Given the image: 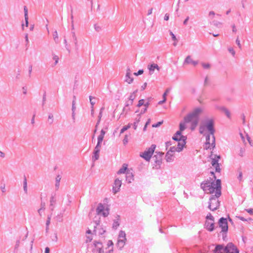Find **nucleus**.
Returning <instances> with one entry per match:
<instances>
[{"label":"nucleus","instance_id":"f257e3e1","mask_svg":"<svg viewBox=\"0 0 253 253\" xmlns=\"http://www.w3.org/2000/svg\"><path fill=\"white\" fill-rule=\"evenodd\" d=\"M200 108L195 109L191 113L184 118L179 124V130L175 134V147L177 152H180L185 147L186 137L182 135L181 132L186 128V124L191 123V128L194 129L198 124V116L202 113Z\"/></svg>","mask_w":253,"mask_h":253},{"label":"nucleus","instance_id":"f03ea898","mask_svg":"<svg viewBox=\"0 0 253 253\" xmlns=\"http://www.w3.org/2000/svg\"><path fill=\"white\" fill-rule=\"evenodd\" d=\"M201 188L207 194H213L215 197L221 195V181L217 179L214 182L206 181L201 183Z\"/></svg>","mask_w":253,"mask_h":253},{"label":"nucleus","instance_id":"7ed1b4c3","mask_svg":"<svg viewBox=\"0 0 253 253\" xmlns=\"http://www.w3.org/2000/svg\"><path fill=\"white\" fill-rule=\"evenodd\" d=\"M235 251L234 245L229 243L225 247L222 245H217L214 250V253H233L235 252Z\"/></svg>","mask_w":253,"mask_h":253},{"label":"nucleus","instance_id":"20e7f679","mask_svg":"<svg viewBox=\"0 0 253 253\" xmlns=\"http://www.w3.org/2000/svg\"><path fill=\"white\" fill-rule=\"evenodd\" d=\"M205 226L206 228L210 232L212 231L214 228V218L211 213L208 214L206 216Z\"/></svg>","mask_w":253,"mask_h":253},{"label":"nucleus","instance_id":"39448f33","mask_svg":"<svg viewBox=\"0 0 253 253\" xmlns=\"http://www.w3.org/2000/svg\"><path fill=\"white\" fill-rule=\"evenodd\" d=\"M156 147V146L155 144L151 145L148 150L145 151L142 154L140 155V156L145 160L149 161L154 152Z\"/></svg>","mask_w":253,"mask_h":253},{"label":"nucleus","instance_id":"423d86ee","mask_svg":"<svg viewBox=\"0 0 253 253\" xmlns=\"http://www.w3.org/2000/svg\"><path fill=\"white\" fill-rule=\"evenodd\" d=\"M126 240V234L125 231L121 230L118 236L117 247L121 250L125 246Z\"/></svg>","mask_w":253,"mask_h":253},{"label":"nucleus","instance_id":"0eeeda50","mask_svg":"<svg viewBox=\"0 0 253 253\" xmlns=\"http://www.w3.org/2000/svg\"><path fill=\"white\" fill-rule=\"evenodd\" d=\"M94 223L93 233L96 235H102L106 232V230L102 227V225L100 224V221L95 220Z\"/></svg>","mask_w":253,"mask_h":253},{"label":"nucleus","instance_id":"6e6552de","mask_svg":"<svg viewBox=\"0 0 253 253\" xmlns=\"http://www.w3.org/2000/svg\"><path fill=\"white\" fill-rule=\"evenodd\" d=\"M215 146V139L213 135H208L206 137V141L204 145L206 149H211Z\"/></svg>","mask_w":253,"mask_h":253},{"label":"nucleus","instance_id":"1a4fd4ad","mask_svg":"<svg viewBox=\"0 0 253 253\" xmlns=\"http://www.w3.org/2000/svg\"><path fill=\"white\" fill-rule=\"evenodd\" d=\"M211 164L212 166L215 168V171L219 172L220 169L219 168V164L218 163L219 160L220 159V156L215 155L213 157L212 154L211 155Z\"/></svg>","mask_w":253,"mask_h":253},{"label":"nucleus","instance_id":"9d476101","mask_svg":"<svg viewBox=\"0 0 253 253\" xmlns=\"http://www.w3.org/2000/svg\"><path fill=\"white\" fill-rule=\"evenodd\" d=\"M218 197H211L210 200L209 208L211 211L216 210L219 206Z\"/></svg>","mask_w":253,"mask_h":253},{"label":"nucleus","instance_id":"9b49d317","mask_svg":"<svg viewBox=\"0 0 253 253\" xmlns=\"http://www.w3.org/2000/svg\"><path fill=\"white\" fill-rule=\"evenodd\" d=\"M219 226L221 229L222 232H226L228 230L227 220L224 218H221L219 221Z\"/></svg>","mask_w":253,"mask_h":253},{"label":"nucleus","instance_id":"f8f14e48","mask_svg":"<svg viewBox=\"0 0 253 253\" xmlns=\"http://www.w3.org/2000/svg\"><path fill=\"white\" fill-rule=\"evenodd\" d=\"M122 185V181L118 178L115 180L114 185L113 186V192L116 194L119 191L120 187Z\"/></svg>","mask_w":253,"mask_h":253},{"label":"nucleus","instance_id":"ddd939ff","mask_svg":"<svg viewBox=\"0 0 253 253\" xmlns=\"http://www.w3.org/2000/svg\"><path fill=\"white\" fill-rule=\"evenodd\" d=\"M174 146L170 147L169 150L167 152L166 155V159L167 162H170L172 159L171 158V157L173 156V153L174 152Z\"/></svg>","mask_w":253,"mask_h":253},{"label":"nucleus","instance_id":"4468645a","mask_svg":"<svg viewBox=\"0 0 253 253\" xmlns=\"http://www.w3.org/2000/svg\"><path fill=\"white\" fill-rule=\"evenodd\" d=\"M206 128L210 132L211 136L213 135L214 129L213 127V122L212 121H210L206 126Z\"/></svg>","mask_w":253,"mask_h":253},{"label":"nucleus","instance_id":"2eb2a0df","mask_svg":"<svg viewBox=\"0 0 253 253\" xmlns=\"http://www.w3.org/2000/svg\"><path fill=\"white\" fill-rule=\"evenodd\" d=\"M131 71L129 68H127L126 75V82L128 84H131L133 81V79L130 77Z\"/></svg>","mask_w":253,"mask_h":253},{"label":"nucleus","instance_id":"dca6fc26","mask_svg":"<svg viewBox=\"0 0 253 253\" xmlns=\"http://www.w3.org/2000/svg\"><path fill=\"white\" fill-rule=\"evenodd\" d=\"M156 153L157 154V155H155L154 156L153 159L155 158V162L156 164H159L161 159L160 158L163 156L164 153L160 152H158L157 151L156 152Z\"/></svg>","mask_w":253,"mask_h":253},{"label":"nucleus","instance_id":"f3484780","mask_svg":"<svg viewBox=\"0 0 253 253\" xmlns=\"http://www.w3.org/2000/svg\"><path fill=\"white\" fill-rule=\"evenodd\" d=\"M148 68L149 70V73L150 75H152V74H153V72H154L155 69H156L158 71H159V70H160V68L158 66V65L157 64H155V63L152 64L150 65H149Z\"/></svg>","mask_w":253,"mask_h":253},{"label":"nucleus","instance_id":"a211bd4d","mask_svg":"<svg viewBox=\"0 0 253 253\" xmlns=\"http://www.w3.org/2000/svg\"><path fill=\"white\" fill-rule=\"evenodd\" d=\"M133 177H134V176L132 172H130L128 170H127L126 171V181L128 183H131V181L134 180Z\"/></svg>","mask_w":253,"mask_h":253},{"label":"nucleus","instance_id":"6ab92c4d","mask_svg":"<svg viewBox=\"0 0 253 253\" xmlns=\"http://www.w3.org/2000/svg\"><path fill=\"white\" fill-rule=\"evenodd\" d=\"M24 17L25 20V26L26 27H28L29 25L28 22V8L26 6H24Z\"/></svg>","mask_w":253,"mask_h":253},{"label":"nucleus","instance_id":"aec40b11","mask_svg":"<svg viewBox=\"0 0 253 253\" xmlns=\"http://www.w3.org/2000/svg\"><path fill=\"white\" fill-rule=\"evenodd\" d=\"M71 34H72V38H73V41H74V42L75 44L76 50H78L79 47H78V40H77V37L76 36L75 32L74 31H72L71 32Z\"/></svg>","mask_w":253,"mask_h":253},{"label":"nucleus","instance_id":"412c9836","mask_svg":"<svg viewBox=\"0 0 253 253\" xmlns=\"http://www.w3.org/2000/svg\"><path fill=\"white\" fill-rule=\"evenodd\" d=\"M104 209V206L101 203L99 204L96 210L97 214L98 215L101 214Z\"/></svg>","mask_w":253,"mask_h":253},{"label":"nucleus","instance_id":"4be33fe9","mask_svg":"<svg viewBox=\"0 0 253 253\" xmlns=\"http://www.w3.org/2000/svg\"><path fill=\"white\" fill-rule=\"evenodd\" d=\"M119 217L120 216L119 215H117L116 216V219L114 220L112 228L113 229H117V228L120 225V223H119Z\"/></svg>","mask_w":253,"mask_h":253},{"label":"nucleus","instance_id":"5701e85b","mask_svg":"<svg viewBox=\"0 0 253 253\" xmlns=\"http://www.w3.org/2000/svg\"><path fill=\"white\" fill-rule=\"evenodd\" d=\"M127 169V165L124 164H123L122 167L118 171L117 173L118 174L125 173L126 172V170Z\"/></svg>","mask_w":253,"mask_h":253},{"label":"nucleus","instance_id":"b1692460","mask_svg":"<svg viewBox=\"0 0 253 253\" xmlns=\"http://www.w3.org/2000/svg\"><path fill=\"white\" fill-rule=\"evenodd\" d=\"M56 203V200L54 196H52L50 200V208L51 211L54 210V205Z\"/></svg>","mask_w":253,"mask_h":253},{"label":"nucleus","instance_id":"393cba45","mask_svg":"<svg viewBox=\"0 0 253 253\" xmlns=\"http://www.w3.org/2000/svg\"><path fill=\"white\" fill-rule=\"evenodd\" d=\"M61 179V177L60 175H58L56 177L55 186V188H56V190L59 189V185H60V181Z\"/></svg>","mask_w":253,"mask_h":253},{"label":"nucleus","instance_id":"a878e982","mask_svg":"<svg viewBox=\"0 0 253 253\" xmlns=\"http://www.w3.org/2000/svg\"><path fill=\"white\" fill-rule=\"evenodd\" d=\"M149 105H150V98H149L148 99V101L144 103V104L143 105L145 106V108L143 109H141V112H140V114H144L147 111V108Z\"/></svg>","mask_w":253,"mask_h":253},{"label":"nucleus","instance_id":"bb28decb","mask_svg":"<svg viewBox=\"0 0 253 253\" xmlns=\"http://www.w3.org/2000/svg\"><path fill=\"white\" fill-rule=\"evenodd\" d=\"M105 133H106V132L103 129H102L101 130L100 134L98 136V138H97L98 141L102 143Z\"/></svg>","mask_w":253,"mask_h":253},{"label":"nucleus","instance_id":"cd10ccee","mask_svg":"<svg viewBox=\"0 0 253 253\" xmlns=\"http://www.w3.org/2000/svg\"><path fill=\"white\" fill-rule=\"evenodd\" d=\"M99 152L97 150H94L93 156H92V160L95 161L99 159Z\"/></svg>","mask_w":253,"mask_h":253},{"label":"nucleus","instance_id":"c85d7f7f","mask_svg":"<svg viewBox=\"0 0 253 253\" xmlns=\"http://www.w3.org/2000/svg\"><path fill=\"white\" fill-rule=\"evenodd\" d=\"M185 62L188 64H192L194 65H195L197 64V62L196 61H194L192 60V59L190 56L187 57L185 60Z\"/></svg>","mask_w":253,"mask_h":253},{"label":"nucleus","instance_id":"c756f323","mask_svg":"<svg viewBox=\"0 0 253 253\" xmlns=\"http://www.w3.org/2000/svg\"><path fill=\"white\" fill-rule=\"evenodd\" d=\"M131 124H128L127 125L124 126L120 131V133H124L126 130H127L131 127Z\"/></svg>","mask_w":253,"mask_h":253},{"label":"nucleus","instance_id":"7c9ffc66","mask_svg":"<svg viewBox=\"0 0 253 253\" xmlns=\"http://www.w3.org/2000/svg\"><path fill=\"white\" fill-rule=\"evenodd\" d=\"M54 121L53 115L52 114H49L48 117V123L49 125L53 124Z\"/></svg>","mask_w":253,"mask_h":253},{"label":"nucleus","instance_id":"2f4dec72","mask_svg":"<svg viewBox=\"0 0 253 253\" xmlns=\"http://www.w3.org/2000/svg\"><path fill=\"white\" fill-rule=\"evenodd\" d=\"M137 92V90L134 91L129 96V100L131 101H133L134 99L136 97V93Z\"/></svg>","mask_w":253,"mask_h":253},{"label":"nucleus","instance_id":"473e14b6","mask_svg":"<svg viewBox=\"0 0 253 253\" xmlns=\"http://www.w3.org/2000/svg\"><path fill=\"white\" fill-rule=\"evenodd\" d=\"M169 89H167L166 91V92L164 93L163 94V98H164V99L162 101H160L159 102H158V104H163L164 102H165L166 101V95L167 94V93L169 92Z\"/></svg>","mask_w":253,"mask_h":253},{"label":"nucleus","instance_id":"72a5a7b5","mask_svg":"<svg viewBox=\"0 0 253 253\" xmlns=\"http://www.w3.org/2000/svg\"><path fill=\"white\" fill-rule=\"evenodd\" d=\"M94 245L96 249H100L102 247V244L100 242L94 241Z\"/></svg>","mask_w":253,"mask_h":253},{"label":"nucleus","instance_id":"f704fd0d","mask_svg":"<svg viewBox=\"0 0 253 253\" xmlns=\"http://www.w3.org/2000/svg\"><path fill=\"white\" fill-rule=\"evenodd\" d=\"M52 55H53L52 59H53V60H54L55 61L54 64V65L55 66L58 63L59 57L57 55H56L54 54H53Z\"/></svg>","mask_w":253,"mask_h":253},{"label":"nucleus","instance_id":"c9c22d12","mask_svg":"<svg viewBox=\"0 0 253 253\" xmlns=\"http://www.w3.org/2000/svg\"><path fill=\"white\" fill-rule=\"evenodd\" d=\"M53 37L54 41L56 42H57L58 39V36L57 32L56 31H54V33H53Z\"/></svg>","mask_w":253,"mask_h":253},{"label":"nucleus","instance_id":"e433bc0d","mask_svg":"<svg viewBox=\"0 0 253 253\" xmlns=\"http://www.w3.org/2000/svg\"><path fill=\"white\" fill-rule=\"evenodd\" d=\"M101 214L103 215L104 217L107 216L109 214V209L107 208L106 209H104Z\"/></svg>","mask_w":253,"mask_h":253},{"label":"nucleus","instance_id":"4c0bfd02","mask_svg":"<svg viewBox=\"0 0 253 253\" xmlns=\"http://www.w3.org/2000/svg\"><path fill=\"white\" fill-rule=\"evenodd\" d=\"M73 9H71V27L72 30L73 31L74 30V20H73Z\"/></svg>","mask_w":253,"mask_h":253},{"label":"nucleus","instance_id":"58836bf2","mask_svg":"<svg viewBox=\"0 0 253 253\" xmlns=\"http://www.w3.org/2000/svg\"><path fill=\"white\" fill-rule=\"evenodd\" d=\"M51 216H52V214H50L47 215V220H46V223H45L46 225H47V226L49 225V224L50 223V220H51Z\"/></svg>","mask_w":253,"mask_h":253},{"label":"nucleus","instance_id":"ea45409f","mask_svg":"<svg viewBox=\"0 0 253 253\" xmlns=\"http://www.w3.org/2000/svg\"><path fill=\"white\" fill-rule=\"evenodd\" d=\"M101 142L97 141V143L96 146H95L94 150H97L98 151H100V148L101 147Z\"/></svg>","mask_w":253,"mask_h":253},{"label":"nucleus","instance_id":"a19ab883","mask_svg":"<svg viewBox=\"0 0 253 253\" xmlns=\"http://www.w3.org/2000/svg\"><path fill=\"white\" fill-rule=\"evenodd\" d=\"M145 101L144 99H140L138 101V103L137 104V107H140L141 106L143 105L144 104Z\"/></svg>","mask_w":253,"mask_h":253},{"label":"nucleus","instance_id":"79ce46f5","mask_svg":"<svg viewBox=\"0 0 253 253\" xmlns=\"http://www.w3.org/2000/svg\"><path fill=\"white\" fill-rule=\"evenodd\" d=\"M163 123V122H159L157 123L156 124H153L152 125V127H157L160 126Z\"/></svg>","mask_w":253,"mask_h":253},{"label":"nucleus","instance_id":"37998d69","mask_svg":"<svg viewBox=\"0 0 253 253\" xmlns=\"http://www.w3.org/2000/svg\"><path fill=\"white\" fill-rule=\"evenodd\" d=\"M143 72H144L143 70H142V69L139 70L137 72L134 73V75L135 76L140 75L143 73Z\"/></svg>","mask_w":253,"mask_h":253},{"label":"nucleus","instance_id":"c03bdc74","mask_svg":"<svg viewBox=\"0 0 253 253\" xmlns=\"http://www.w3.org/2000/svg\"><path fill=\"white\" fill-rule=\"evenodd\" d=\"M25 39L26 42V46H28V44L29 43V39H28V34H26L25 36Z\"/></svg>","mask_w":253,"mask_h":253},{"label":"nucleus","instance_id":"a18cd8bd","mask_svg":"<svg viewBox=\"0 0 253 253\" xmlns=\"http://www.w3.org/2000/svg\"><path fill=\"white\" fill-rule=\"evenodd\" d=\"M202 66L205 69H209L210 68V64L209 63H202Z\"/></svg>","mask_w":253,"mask_h":253},{"label":"nucleus","instance_id":"49530a36","mask_svg":"<svg viewBox=\"0 0 253 253\" xmlns=\"http://www.w3.org/2000/svg\"><path fill=\"white\" fill-rule=\"evenodd\" d=\"M128 135H126L124 139H123V143L124 145H126L128 142Z\"/></svg>","mask_w":253,"mask_h":253},{"label":"nucleus","instance_id":"de8ad7c7","mask_svg":"<svg viewBox=\"0 0 253 253\" xmlns=\"http://www.w3.org/2000/svg\"><path fill=\"white\" fill-rule=\"evenodd\" d=\"M104 110V108H101L100 110V112H99V115L98 116V119L99 120H101V118L102 117V111Z\"/></svg>","mask_w":253,"mask_h":253},{"label":"nucleus","instance_id":"09e8293b","mask_svg":"<svg viewBox=\"0 0 253 253\" xmlns=\"http://www.w3.org/2000/svg\"><path fill=\"white\" fill-rule=\"evenodd\" d=\"M20 242L19 240H17L15 245V250H17L18 248L20 245Z\"/></svg>","mask_w":253,"mask_h":253},{"label":"nucleus","instance_id":"8fccbe9b","mask_svg":"<svg viewBox=\"0 0 253 253\" xmlns=\"http://www.w3.org/2000/svg\"><path fill=\"white\" fill-rule=\"evenodd\" d=\"M75 103H76L75 101L74 100H73L72 101V111L76 110Z\"/></svg>","mask_w":253,"mask_h":253},{"label":"nucleus","instance_id":"3c124183","mask_svg":"<svg viewBox=\"0 0 253 253\" xmlns=\"http://www.w3.org/2000/svg\"><path fill=\"white\" fill-rule=\"evenodd\" d=\"M46 101V93L45 92H44L43 97H42V105H43L45 103V102Z\"/></svg>","mask_w":253,"mask_h":253},{"label":"nucleus","instance_id":"603ef678","mask_svg":"<svg viewBox=\"0 0 253 253\" xmlns=\"http://www.w3.org/2000/svg\"><path fill=\"white\" fill-rule=\"evenodd\" d=\"M5 184H3L2 185H1L0 188L2 193L5 192Z\"/></svg>","mask_w":253,"mask_h":253},{"label":"nucleus","instance_id":"864d4df0","mask_svg":"<svg viewBox=\"0 0 253 253\" xmlns=\"http://www.w3.org/2000/svg\"><path fill=\"white\" fill-rule=\"evenodd\" d=\"M41 210L44 211L45 210V204L44 202H42L41 204Z\"/></svg>","mask_w":253,"mask_h":253},{"label":"nucleus","instance_id":"5fc2aeb1","mask_svg":"<svg viewBox=\"0 0 253 253\" xmlns=\"http://www.w3.org/2000/svg\"><path fill=\"white\" fill-rule=\"evenodd\" d=\"M132 104L133 102L129 100L128 101H126V107H128L130 105H131Z\"/></svg>","mask_w":253,"mask_h":253},{"label":"nucleus","instance_id":"6e6d98bb","mask_svg":"<svg viewBox=\"0 0 253 253\" xmlns=\"http://www.w3.org/2000/svg\"><path fill=\"white\" fill-rule=\"evenodd\" d=\"M89 100L90 104L92 106V108H93V106L95 104V102L92 101V97L91 96H89Z\"/></svg>","mask_w":253,"mask_h":253},{"label":"nucleus","instance_id":"4d7b16f0","mask_svg":"<svg viewBox=\"0 0 253 253\" xmlns=\"http://www.w3.org/2000/svg\"><path fill=\"white\" fill-rule=\"evenodd\" d=\"M52 240L54 242H56L58 240V237H57V234H55V235L52 238Z\"/></svg>","mask_w":253,"mask_h":253},{"label":"nucleus","instance_id":"13d9d810","mask_svg":"<svg viewBox=\"0 0 253 253\" xmlns=\"http://www.w3.org/2000/svg\"><path fill=\"white\" fill-rule=\"evenodd\" d=\"M224 113H225V114L226 115V116L228 118H230V114L229 111L228 110H226V109H224Z\"/></svg>","mask_w":253,"mask_h":253},{"label":"nucleus","instance_id":"bf43d9fd","mask_svg":"<svg viewBox=\"0 0 253 253\" xmlns=\"http://www.w3.org/2000/svg\"><path fill=\"white\" fill-rule=\"evenodd\" d=\"M228 50L233 56L235 55V52L232 48H229Z\"/></svg>","mask_w":253,"mask_h":253},{"label":"nucleus","instance_id":"052dcab7","mask_svg":"<svg viewBox=\"0 0 253 253\" xmlns=\"http://www.w3.org/2000/svg\"><path fill=\"white\" fill-rule=\"evenodd\" d=\"M27 186V179L25 176H24V179L23 181V187Z\"/></svg>","mask_w":253,"mask_h":253},{"label":"nucleus","instance_id":"680f3d73","mask_svg":"<svg viewBox=\"0 0 253 253\" xmlns=\"http://www.w3.org/2000/svg\"><path fill=\"white\" fill-rule=\"evenodd\" d=\"M72 119L73 120V121L75 122V111H72Z\"/></svg>","mask_w":253,"mask_h":253},{"label":"nucleus","instance_id":"e2e57ef3","mask_svg":"<svg viewBox=\"0 0 253 253\" xmlns=\"http://www.w3.org/2000/svg\"><path fill=\"white\" fill-rule=\"evenodd\" d=\"M171 145V142L170 141H167L166 142V149H168V147Z\"/></svg>","mask_w":253,"mask_h":253},{"label":"nucleus","instance_id":"0e129e2a","mask_svg":"<svg viewBox=\"0 0 253 253\" xmlns=\"http://www.w3.org/2000/svg\"><path fill=\"white\" fill-rule=\"evenodd\" d=\"M92 237L91 236H86V242H90L92 240Z\"/></svg>","mask_w":253,"mask_h":253},{"label":"nucleus","instance_id":"69168bd1","mask_svg":"<svg viewBox=\"0 0 253 253\" xmlns=\"http://www.w3.org/2000/svg\"><path fill=\"white\" fill-rule=\"evenodd\" d=\"M246 211L250 214H253V209H248V210H246Z\"/></svg>","mask_w":253,"mask_h":253},{"label":"nucleus","instance_id":"338daca9","mask_svg":"<svg viewBox=\"0 0 253 253\" xmlns=\"http://www.w3.org/2000/svg\"><path fill=\"white\" fill-rule=\"evenodd\" d=\"M107 245L109 247L110 246H112L113 245V242L111 240H109L107 243Z\"/></svg>","mask_w":253,"mask_h":253},{"label":"nucleus","instance_id":"774afa93","mask_svg":"<svg viewBox=\"0 0 253 253\" xmlns=\"http://www.w3.org/2000/svg\"><path fill=\"white\" fill-rule=\"evenodd\" d=\"M22 90H23V93L24 94H27V88L25 86H24L22 87Z\"/></svg>","mask_w":253,"mask_h":253}]
</instances>
